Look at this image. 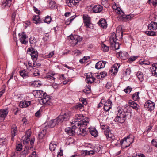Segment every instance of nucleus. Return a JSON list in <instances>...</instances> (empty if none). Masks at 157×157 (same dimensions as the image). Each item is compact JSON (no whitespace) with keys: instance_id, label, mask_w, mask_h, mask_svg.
<instances>
[{"instance_id":"obj_48","label":"nucleus","mask_w":157,"mask_h":157,"mask_svg":"<svg viewBox=\"0 0 157 157\" xmlns=\"http://www.w3.org/2000/svg\"><path fill=\"white\" fill-rule=\"evenodd\" d=\"M89 56H84L83 58H82L79 60V62L81 63H83L86 62V61L89 59Z\"/></svg>"},{"instance_id":"obj_42","label":"nucleus","mask_w":157,"mask_h":157,"mask_svg":"<svg viewBox=\"0 0 157 157\" xmlns=\"http://www.w3.org/2000/svg\"><path fill=\"white\" fill-rule=\"evenodd\" d=\"M95 80V78L94 77L91 78H86V81L88 83H93Z\"/></svg>"},{"instance_id":"obj_50","label":"nucleus","mask_w":157,"mask_h":157,"mask_svg":"<svg viewBox=\"0 0 157 157\" xmlns=\"http://www.w3.org/2000/svg\"><path fill=\"white\" fill-rule=\"evenodd\" d=\"M51 20L52 18L51 17L48 15L45 17L44 22L47 23H49L51 22Z\"/></svg>"},{"instance_id":"obj_15","label":"nucleus","mask_w":157,"mask_h":157,"mask_svg":"<svg viewBox=\"0 0 157 157\" xmlns=\"http://www.w3.org/2000/svg\"><path fill=\"white\" fill-rule=\"evenodd\" d=\"M50 99V97L49 95H47V94L45 97H43L39 99L40 103H42L44 104H46L47 105H50L49 101Z\"/></svg>"},{"instance_id":"obj_44","label":"nucleus","mask_w":157,"mask_h":157,"mask_svg":"<svg viewBox=\"0 0 157 157\" xmlns=\"http://www.w3.org/2000/svg\"><path fill=\"white\" fill-rule=\"evenodd\" d=\"M101 128L102 130L104 132V134L107 130L109 131V130L108 126L107 125H102L101 124Z\"/></svg>"},{"instance_id":"obj_6","label":"nucleus","mask_w":157,"mask_h":157,"mask_svg":"<svg viewBox=\"0 0 157 157\" xmlns=\"http://www.w3.org/2000/svg\"><path fill=\"white\" fill-rule=\"evenodd\" d=\"M68 39L69 40H73L75 45H76L78 42L82 41V37L78 35H73L71 34L68 37Z\"/></svg>"},{"instance_id":"obj_23","label":"nucleus","mask_w":157,"mask_h":157,"mask_svg":"<svg viewBox=\"0 0 157 157\" xmlns=\"http://www.w3.org/2000/svg\"><path fill=\"white\" fill-rule=\"evenodd\" d=\"M30 101L25 100L24 101H21L19 103V106L21 108H26L30 105Z\"/></svg>"},{"instance_id":"obj_37","label":"nucleus","mask_w":157,"mask_h":157,"mask_svg":"<svg viewBox=\"0 0 157 157\" xmlns=\"http://www.w3.org/2000/svg\"><path fill=\"white\" fill-rule=\"evenodd\" d=\"M83 92L86 94H89L91 92L90 86L88 85L87 86H86L85 88L83 90Z\"/></svg>"},{"instance_id":"obj_27","label":"nucleus","mask_w":157,"mask_h":157,"mask_svg":"<svg viewBox=\"0 0 157 157\" xmlns=\"http://www.w3.org/2000/svg\"><path fill=\"white\" fill-rule=\"evenodd\" d=\"M99 25L104 28H106L107 26V23L105 19H102L100 20L98 22Z\"/></svg>"},{"instance_id":"obj_16","label":"nucleus","mask_w":157,"mask_h":157,"mask_svg":"<svg viewBox=\"0 0 157 157\" xmlns=\"http://www.w3.org/2000/svg\"><path fill=\"white\" fill-rule=\"evenodd\" d=\"M59 120L58 117L55 119L51 120L48 124V126L50 128H52L54 127L56 124H60L61 123L59 121Z\"/></svg>"},{"instance_id":"obj_2","label":"nucleus","mask_w":157,"mask_h":157,"mask_svg":"<svg viewBox=\"0 0 157 157\" xmlns=\"http://www.w3.org/2000/svg\"><path fill=\"white\" fill-rule=\"evenodd\" d=\"M128 115V114H127L122 109H119L117 116L115 118L114 121L116 122L123 123L127 118H129Z\"/></svg>"},{"instance_id":"obj_57","label":"nucleus","mask_w":157,"mask_h":157,"mask_svg":"<svg viewBox=\"0 0 157 157\" xmlns=\"http://www.w3.org/2000/svg\"><path fill=\"white\" fill-rule=\"evenodd\" d=\"M131 73V71L128 68L126 69L125 71V73L124 74V75L127 76L130 75Z\"/></svg>"},{"instance_id":"obj_41","label":"nucleus","mask_w":157,"mask_h":157,"mask_svg":"<svg viewBox=\"0 0 157 157\" xmlns=\"http://www.w3.org/2000/svg\"><path fill=\"white\" fill-rule=\"evenodd\" d=\"M145 33L148 36H155L156 35V33L153 31H146L145 32Z\"/></svg>"},{"instance_id":"obj_26","label":"nucleus","mask_w":157,"mask_h":157,"mask_svg":"<svg viewBox=\"0 0 157 157\" xmlns=\"http://www.w3.org/2000/svg\"><path fill=\"white\" fill-rule=\"evenodd\" d=\"M154 66L151 67V72L153 75L157 77V64H154Z\"/></svg>"},{"instance_id":"obj_25","label":"nucleus","mask_w":157,"mask_h":157,"mask_svg":"<svg viewBox=\"0 0 157 157\" xmlns=\"http://www.w3.org/2000/svg\"><path fill=\"white\" fill-rule=\"evenodd\" d=\"M128 104L133 109L136 110H137L139 109V106L134 101L131 100L128 101Z\"/></svg>"},{"instance_id":"obj_54","label":"nucleus","mask_w":157,"mask_h":157,"mask_svg":"<svg viewBox=\"0 0 157 157\" xmlns=\"http://www.w3.org/2000/svg\"><path fill=\"white\" fill-rule=\"evenodd\" d=\"M34 86L38 87L41 85V83L39 81H35L33 83Z\"/></svg>"},{"instance_id":"obj_10","label":"nucleus","mask_w":157,"mask_h":157,"mask_svg":"<svg viewBox=\"0 0 157 157\" xmlns=\"http://www.w3.org/2000/svg\"><path fill=\"white\" fill-rule=\"evenodd\" d=\"M8 113V109L7 108L0 110V121L4 120Z\"/></svg>"},{"instance_id":"obj_45","label":"nucleus","mask_w":157,"mask_h":157,"mask_svg":"<svg viewBox=\"0 0 157 157\" xmlns=\"http://www.w3.org/2000/svg\"><path fill=\"white\" fill-rule=\"evenodd\" d=\"M7 142V140L6 138H0V144L2 145H4L6 144Z\"/></svg>"},{"instance_id":"obj_53","label":"nucleus","mask_w":157,"mask_h":157,"mask_svg":"<svg viewBox=\"0 0 157 157\" xmlns=\"http://www.w3.org/2000/svg\"><path fill=\"white\" fill-rule=\"evenodd\" d=\"M49 35L48 33H46L44 34V36L43 38V40L44 41H46L48 40L49 38Z\"/></svg>"},{"instance_id":"obj_64","label":"nucleus","mask_w":157,"mask_h":157,"mask_svg":"<svg viewBox=\"0 0 157 157\" xmlns=\"http://www.w3.org/2000/svg\"><path fill=\"white\" fill-rule=\"evenodd\" d=\"M151 144L157 148V142L155 141L154 139H153L152 140Z\"/></svg>"},{"instance_id":"obj_35","label":"nucleus","mask_w":157,"mask_h":157,"mask_svg":"<svg viewBox=\"0 0 157 157\" xmlns=\"http://www.w3.org/2000/svg\"><path fill=\"white\" fill-rule=\"evenodd\" d=\"M56 145L54 142L51 143L49 145V149L51 151H54L56 147Z\"/></svg>"},{"instance_id":"obj_8","label":"nucleus","mask_w":157,"mask_h":157,"mask_svg":"<svg viewBox=\"0 0 157 157\" xmlns=\"http://www.w3.org/2000/svg\"><path fill=\"white\" fill-rule=\"evenodd\" d=\"M79 124L76 122L75 124H74V126H72L71 128L70 127H67L65 129V131L70 136H72L75 133V128L76 126H78V124L79 125Z\"/></svg>"},{"instance_id":"obj_13","label":"nucleus","mask_w":157,"mask_h":157,"mask_svg":"<svg viewBox=\"0 0 157 157\" xmlns=\"http://www.w3.org/2000/svg\"><path fill=\"white\" fill-rule=\"evenodd\" d=\"M93 5H91L90 6L92 7V10L93 12L95 13H98L101 12L103 10V7L100 5H96L92 6Z\"/></svg>"},{"instance_id":"obj_62","label":"nucleus","mask_w":157,"mask_h":157,"mask_svg":"<svg viewBox=\"0 0 157 157\" xmlns=\"http://www.w3.org/2000/svg\"><path fill=\"white\" fill-rule=\"evenodd\" d=\"M54 75H53L52 76L49 75L47 77L48 79H51L52 80L54 81L55 79V78L54 76Z\"/></svg>"},{"instance_id":"obj_20","label":"nucleus","mask_w":157,"mask_h":157,"mask_svg":"<svg viewBox=\"0 0 157 157\" xmlns=\"http://www.w3.org/2000/svg\"><path fill=\"white\" fill-rule=\"evenodd\" d=\"M104 134L106 136V138L108 140H111L115 138L114 135L110 132V130L109 131L107 130L106 132H105Z\"/></svg>"},{"instance_id":"obj_38","label":"nucleus","mask_w":157,"mask_h":157,"mask_svg":"<svg viewBox=\"0 0 157 157\" xmlns=\"http://www.w3.org/2000/svg\"><path fill=\"white\" fill-rule=\"evenodd\" d=\"M83 18L84 20V23L88 22H90L91 21L90 18L87 15H84Z\"/></svg>"},{"instance_id":"obj_58","label":"nucleus","mask_w":157,"mask_h":157,"mask_svg":"<svg viewBox=\"0 0 157 157\" xmlns=\"http://www.w3.org/2000/svg\"><path fill=\"white\" fill-rule=\"evenodd\" d=\"M35 141V138L34 137L32 138L30 141V144L29 145L31 148L33 147V144Z\"/></svg>"},{"instance_id":"obj_31","label":"nucleus","mask_w":157,"mask_h":157,"mask_svg":"<svg viewBox=\"0 0 157 157\" xmlns=\"http://www.w3.org/2000/svg\"><path fill=\"white\" fill-rule=\"evenodd\" d=\"M12 0H5L4 2L2 3V6L3 7L6 6L10 7L11 5Z\"/></svg>"},{"instance_id":"obj_33","label":"nucleus","mask_w":157,"mask_h":157,"mask_svg":"<svg viewBox=\"0 0 157 157\" xmlns=\"http://www.w3.org/2000/svg\"><path fill=\"white\" fill-rule=\"evenodd\" d=\"M137 76L140 82L143 81L144 80L143 73L141 71H138L137 73Z\"/></svg>"},{"instance_id":"obj_18","label":"nucleus","mask_w":157,"mask_h":157,"mask_svg":"<svg viewBox=\"0 0 157 157\" xmlns=\"http://www.w3.org/2000/svg\"><path fill=\"white\" fill-rule=\"evenodd\" d=\"M119 67L120 65L118 64H115L113 67H112L109 71V73L111 74H113L114 75L115 74L117 73Z\"/></svg>"},{"instance_id":"obj_9","label":"nucleus","mask_w":157,"mask_h":157,"mask_svg":"<svg viewBox=\"0 0 157 157\" xmlns=\"http://www.w3.org/2000/svg\"><path fill=\"white\" fill-rule=\"evenodd\" d=\"M30 136V134L29 133V135H28L25 137L23 140V143L25 145V147L27 150H29L31 148L29 144Z\"/></svg>"},{"instance_id":"obj_46","label":"nucleus","mask_w":157,"mask_h":157,"mask_svg":"<svg viewBox=\"0 0 157 157\" xmlns=\"http://www.w3.org/2000/svg\"><path fill=\"white\" fill-rule=\"evenodd\" d=\"M83 107V104L81 103H78L77 105L74 106V108L75 109L80 110Z\"/></svg>"},{"instance_id":"obj_59","label":"nucleus","mask_w":157,"mask_h":157,"mask_svg":"<svg viewBox=\"0 0 157 157\" xmlns=\"http://www.w3.org/2000/svg\"><path fill=\"white\" fill-rule=\"evenodd\" d=\"M102 102H105V101H104V100L103 99H102L100 103L98 104V108H99L103 106V103H102Z\"/></svg>"},{"instance_id":"obj_30","label":"nucleus","mask_w":157,"mask_h":157,"mask_svg":"<svg viewBox=\"0 0 157 157\" xmlns=\"http://www.w3.org/2000/svg\"><path fill=\"white\" fill-rule=\"evenodd\" d=\"M90 134L94 137H96L98 136V132L95 128H91L90 130Z\"/></svg>"},{"instance_id":"obj_11","label":"nucleus","mask_w":157,"mask_h":157,"mask_svg":"<svg viewBox=\"0 0 157 157\" xmlns=\"http://www.w3.org/2000/svg\"><path fill=\"white\" fill-rule=\"evenodd\" d=\"M29 51L31 53V57L33 61H36L37 60L38 56V52L35 49L33 48H29Z\"/></svg>"},{"instance_id":"obj_1","label":"nucleus","mask_w":157,"mask_h":157,"mask_svg":"<svg viewBox=\"0 0 157 157\" xmlns=\"http://www.w3.org/2000/svg\"><path fill=\"white\" fill-rule=\"evenodd\" d=\"M77 122L79 124H78V126H76L75 128V133L76 132L78 134H81L83 136H85L87 134V132L86 130V128L85 127L89 123V119L86 118L84 121H75L73 124H75V123Z\"/></svg>"},{"instance_id":"obj_32","label":"nucleus","mask_w":157,"mask_h":157,"mask_svg":"<svg viewBox=\"0 0 157 157\" xmlns=\"http://www.w3.org/2000/svg\"><path fill=\"white\" fill-rule=\"evenodd\" d=\"M33 20L34 23L35 24H37L40 23V19L38 15L34 16L33 17Z\"/></svg>"},{"instance_id":"obj_22","label":"nucleus","mask_w":157,"mask_h":157,"mask_svg":"<svg viewBox=\"0 0 157 157\" xmlns=\"http://www.w3.org/2000/svg\"><path fill=\"white\" fill-rule=\"evenodd\" d=\"M81 0H66V2L68 4L69 6H72V5H78L79 2Z\"/></svg>"},{"instance_id":"obj_51","label":"nucleus","mask_w":157,"mask_h":157,"mask_svg":"<svg viewBox=\"0 0 157 157\" xmlns=\"http://www.w3.org/2000/svg\"><path fill=\"white\" fill-rule=\"evenodd\" d=\"M27 70L29 71L33 70V69L32 64L29 62H28V66H27Z\"/></svg>"},{"instance_id":"obj_60","label":"nucleus","mask_w":157,"mask_h":157,"mask_svg":"<svg viewBox=\"0 0 157 157\" xmlns=\"http://www.w3.org/2000/svg\"><path fill=\"white\" fill-rule=\"evenodd\" d=\"M44 136V133L42 134V133H40L38 134V138L40 140L42 139Z\"/></svg>"},{"instance_id":"obj_61","label":"nucleus","mask_w":157,"mask_h":157,"mask_svg":"<svg viewBox=\"0 0 157 157\" xmlns=\"http://www.w3.org/2000/svg\"><path fill=\"white\" fill-rule=\"evenodd\" d=\"M54 52L52 51L51 52H50L48 55L47 56V58H50L52 56L54 55Z\"/></svg>"},{"instance_id":"obj_29","label":"nucleus","mask_w":157,"mask_h":157,"mask_svg":"<svg viewBox=\"0 0 157 157\" xmlns=\"http://www.w3.org/2000/svg\"><path fill=\"white\" fill-rule=\"evenodd\" d=\"M82 116L81 115H76L74 117L75 121H73L74 122L75 121H84L86 118H85V119L82 120Z\"/></svg>"},{"instance_id":"obj_3","label":"nucleus","mask_w":157,"mask_h":157,"mask_svg":"<svg viewBox=\"0 0 157 157\" xmlns=\"http://www.w3.org/2000/svg\"><path fill=\"white\" fill-rule=\"evenodd\" d=\"M70 111L67 109H62L60 115L57 117L61 124L63 121H67L70 117Z\"/></svg>"},{"instance_id":"obj_12","label":"nucleus","mask_w":157,"mask_h":157,"mask_svg":"<svg viewBox=\"0 0 157 157\" xmlns=\"http://www.w3.org/2000/svg\"><path fill=\"white\" fill-rule=\"evenodd\" d=\"M46 93L41 90H35L34 91V96L37 98H40V99L46 95Z\"/></svg>"},{"instance_id":"obj_5","label":"nucleus","mask_w":157,"mask_h":157,"mask_svg":"<svg viewBox=\"0 0 157 157\" xmlns=\"http://www.w3.org/2000/svg\"><path fill=\"white\" fill-rule=\"evenodd\" d=\"M144 106L146 110L151 111L154 109L155 104L151 100H148L145 103Z\"/></svg>"},{"instance_id":"obj_34","label":"nucleus","mask_w":157,"mask_h":157,"mask_svg":"<svg viewBox=\"0 0 157 157\" xmlns=\"http://www.w3.org/2000/svg\"><path fill=\"white\" fill-rule=\"evenodd\" d=\"M20 75L23 78L27 77L28 76V72L25 70L21 71L20 72Z\"/></svg>"},{"instance_id":"obj_28","label":"nucleus","mask_w":157,"mask_h":157,"mask_svg":"<svg viewBox=\"0 0 157 157\" xmlns=\"http://www.w3.org/2000/svg\"><path fill=\"white\" fill-rule=\"evenodd\" d=\"M119 55L120 58L123 59H126L128 56V54L127 52H123L121 51L119 53Z\"/></svg>"},{"instance_id":"obj_19","label":"nucleus","mask_w":157,"mask_h":157,"mask_svg":"<svg viewBox=\"0 0 157 157\" xmlns=\"http://www.w3.org/2000/svg\"><path fill=\"white\" fill-rule=\"evenodd\" d=\"M17 128L15 124L13 125L11 128V140L12 141H13L14 137L16 135L17 132Z\"/></svg>"},{"instance_id":"obj_55","label":"nucleus","mask_w":157,"mask_h":157,"mask_svg":"<svg viewBox=\"0 0 157 157\" xmlns=\"http://www.w3.org/2000/svg\"><path fill=\"white\" fill-rule=\"evenodd\" d=\"M132 90V88H130L129 86H128L126 89H124V91L127 94H129L130 93Z\"/></svg>"},{"instance_id":"obj_43","label":"nucleus","mask_w":157,"mask_h":157,"mask_svg":"<svg viewBox=\"0 0 157 157\" xmlns=\"http://www.w3.org/2000/svg\"><path fill=\"white\" fill-rule=\"evenodd\" d=\"M33 71L32 74L34 76H38L39 75L40 72L38 70L36 69L33 68Z\"/></svg>"},{"instance_id":"obj_14","label":"nucleus","mask_w":157,"mask_h":157,"mask_svg":"<svg viewBox=\"0 0 157 157\" xmlns=\"http://www.w3.org/2000/svg\"><path fill=\"white\" fill-rule=\"evenodd\" d=\"M19 36H20V40L21 42L25 44H26L28 43V39L26 35L24 33L21 34H19Z\"/></svg>"},{"instance_id":"obj_21","label":"nucleus","mask_w":157,"mask_h":157,"mask_svg":"<svg viewBox=\"0 0 157 157\" xmlns=\"http://www.w3.org/2000/svg\"><path fill=\"white\" fill-rule=\"evenodd\" d=\"M106 62L105 61H101L97 62L95 65V67L97 69H99L105 67Z\"/></svg>"},{"instance_id":"obj_17","label":"nucleus","mask_w":157,"mask_h":157,"mask_svg":"<svg viewBox=\"0 0 157 157\" xmlns=\"http://www.w3.org/2000/svg\"><path fill=\"white\" fill-rule=\"evenodd\" d=\"M112 102L109 99L105 103L104 106V110L105 111H108L111 108L112 106Z\"/></svg>"},{"instance_id":"obj_4","label":"nucleus","mask_w":157,"mask_h":157,"mask_svg":"<svg viewBox=\"0 0 157 157\" xmlns=\"http://www.w3.org/2000/svg\"><path fill=\"white\" fill-rule=\"evenodd\" d=\"M118 40L117 39L116 34L114 33H112L110 38V43L112 47L116 50L118 49L119 48V44L118 42H117Z\"/></svg>"},{"instance_id":"obj_40","label":"nucleus","mask_w":157,"mask_h":157,"mask_svg":"<svg viewBox=\"0 0 157 157\" xmlns=\"http://www.w3.org/2000/svg\"><path fill=\"white\" fill-rule=\"evenodd\" d=\"M134 17V15L133 14H130L129 15H123L122 17L123 18H125L128 20H129L131 18H133Z\"/></svg>"},{"instance_id":"obj_47","label":"nucleus","mask_w":157,"mask_h":157,"mask_svg":"<svg viewBox=\"0 0 157 157\" xmlns=\"http://www.w3.org/2000/svg\"><path fill=\"white\" fill-rule=\"evenodd\" d=\"M101 47H102V49L104 52L108 51L109 49V47L107 46L105 44H102Z\"/></svg>"},{"instance_id":"obj_36","label":"nucleus","mask_w":157,"mask_h":157,"mask_svg":"<svg viewBox=\"0 0 157 157\" xmlns=\"http://www.w3.org/2000/svg\"><path fill=\"white\" fill-rule=\"evenodd\" d=\"M107 75V73L105 71L101 72L99 75H97V77L99 79L103 78Z\"/></svg>"},{"instance_id":"obj_52","label":"nucleus","mask_w":157,"mask_h":157,"mask_svg":"<svg viewBox=\"0 0 157 157\" xmlns=\"http://www.w3.org/2000/svg\"><path fill=\"white\" fill-rule=\"evenodd\" d=\"M16 150L17 151H21L22 149V145L21 144H18L16 146Z\"/></svg>"},{"instance_id":"obj_24","label":"nucleus","mask_w":157,"mask_h":157,"mask_svg":"<svg viewBox=\"0 0 157 157\" xmlns=\"http://www.w3.org/2000/svg\"><path fill=\"white\" fill-rule=\"evenodd\" d=\"M148 29L150 30H155L157 29V23L155 22H151L148 26Z\"/></svg>"},{"instance_id":"obj_49","label":"nucleus","mask_w":157,"mask_h":157,"mask_svg":"<svg viewBox=\"0 0 157 157\" xmlns=\"http://www.w3.org/2000/svg\"><path fill=\"white\" fill-rule=\"evenodd\" d=\"M115 12L116 13L118 14H120L122 16L123 13L122 12V11L121 10V9L120 8L117 7L115 10Z\"/></svg>"},{"instance_id":"obj_7","label":"nucleus","mask_w":157,"mask_h":157,"mask_svg":"<svg viewBox=\"0 0 157 157\" xmlns=\"http://www.w3.org/2000/svg\"><path fill=\"white\" fill-rule=\"evenodd\" d=\"M131 140L128 136L127 138H124L123 140H121L120 142L122 147L124 148L129 147L132 143V142L130 141Z\"/></svg>"},{"instance_id":"obj_56","label":"nucleus","mask_w":157,"mask_h":157,"mask_svg":"<svg viewBox=\"0 0 157 157\" xmlns=\"http://www.w3.org/2000/svg\"><path fill=\"white\" fill-rule=\"evenodd\" d=\"M138 57L137 56H132L129 58L128 59V60L130 62H132L133 61H134L135 60H136L137 58Z\"/></svg>"},{"instance_id":"obj_39","label":"nucleus","mask_w":157,"mask_h":157,"mask_svg":"<svg viewBox=\"0 0 157 157\" xmlns=\"http://www.w3.org/2000/svg\"><path fill=\"white\" fill-rule=\"evenodd\" d=\"M139 92H136L133 94L132 95V99L135 100L136 101L139 99Z\"/></svg>"},{"instance_id":"obj_63","label":"nucleus","mask_w":157,"mask_h":157,"mask_svg":"<svg viewBox=\"0 0 157 157\" xmlns=\"http://www.w3.org/2000/svg\"><path fill=\"white\" fill-rule=\"evenodd\" d=\"M29 150H27L25 148V149L23 151L22 153L24 156H26V155L28 154Z\"/></svg>"}]
</instances>
